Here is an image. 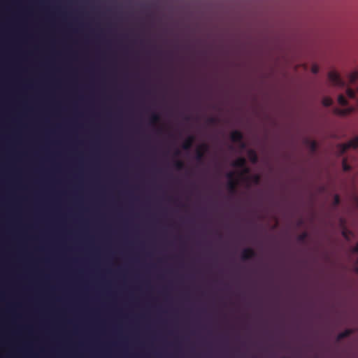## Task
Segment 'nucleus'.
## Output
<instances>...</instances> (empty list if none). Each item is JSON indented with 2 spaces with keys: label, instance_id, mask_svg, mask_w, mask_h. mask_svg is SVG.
I'll use <instances>...</instances> for the list:
<instances>
[{
  "label": "nucleus",
  "instance_id": "nucleus-1",
  "mask_svg": "<svg viewBox=\"0 0 358 358\" xmlns=\"http://www.w3.org/2000/svg\"><path fill=\"white\" fill-rule=\"evenodd\" d=\"M358 148V136L355 137L345 143H341L337 145V150L340 155H343L349 148L356 149Z\"/></svg>",
  "mask_w": 358,
  "mask_h": 358
},
{
  "label": "nucleus",
  "instance_id": "nucleus-2",
  "mask_svg": "<svg viewBox=\"0 0 358 358\" xmlns=\"http://www.w3.org/2000/svg\"><path fill=\"white\" fill-rule=\"evenodd\" d=\"M329 81L336 86L343 87L345 81L341 78L340 75L334 71H331L328 74Z\"/></svg>",
  "mask_w": 358,
  "mask_h": 358
},
{
  "label": "nucleus",
  "instance_id": "nucleus-3",
  "mask_svg": "<svg viewBox=\"0 0 358 358\" xmlns=\"http://www.w3.org/2000/svg\"><path fill=\"white\" fill-rule=\"evenodd\" d=\"M208 150V145L206 143L200 145L196 150L195 159L199 162L202 163L205 157V153Z\"/></svg>",
  "mask_w": 358,
  "mask_h": 358
},
{
  "label": "nucleus",
  "instance_id": "nucleus-4",
  "mask_svg": "<svg viewBox=\"0 0 358 358\" xmlns=\"http://www.w3.org/2000/svg\"><path fill=\"white\" fill-rule=\"evenodd\" d=\"M230 138L234 143H240L241 148H245V143L243 141V136L240 131H233L230 134Z\"/></svg>",
  "mask_w": 358,
  "mask_h": 358
},
{
  "label": "nucleus",
  "instance_id": "nucleus-5",
  "mask_svg": "<svg viewBox=\"0 0 358 358\" xmlns=\"http://www.w3.org/2000/svg\"><path fill=\"white\" fill-rule=\"evenodd\" d=\"M256 256V252L252 248H245L241 253V259L243 261L249 260Z\"/></svg>",
  "mask_w": 358,
  "mask_h": 358
},
{
  "label": "nucleus",
  "instance_id": "nucleus-6",
  "mask_svg": "<svg viewBox=\"0 0 358 358\" xmlns=\"http://www.w3.org/2000/svg\"><path fill=\"white\" fill-rule=\"evenodd\" d=\"M355 110V108L354 106H349L345 108H335L334 110V112L336 115H341V116H346L348 115H350L352 112H354Z\"/></svg>",
  "mask_w": 358,
  "mask_h": 358
},
{
  "label": "nucleus",
  "instance_id": "nucleus-7",
  "mask_svg": "<svg viewBox=\"0 0 358 358\" xmlns=\"http://www.w3.org/2000/svg\"><path fill=\"white\" fill-rule=\"evenodd\" d=\"M246 161L244 157H238L232 164V166L236 168H243V171L245 173L249 172V169L245 167Z\"/></svg>",
  "mask_w": 358,
  "mask_h": 358
},
{
  "label": "nucleus",
  "instance_id": "nucleus-8",
  "mask_svg": "<svg viewBox=\"0 0 358 358\" xmlns=\"http://www.w3.org/2000/svg\"><path fill=\"white\" fill-rule=\"evenodd\" d=\"M194 141V137L193 136H189L187 139L183 142L182 148L185 150H189Z\"/></svg>",
  "mask_w": 358,
  "mask_h": 358
},
{
  "label": "nucleus",
  "instance_id": "nucleus-9",
  "mask_svg": "<svg viewBox=\"0 0 358 358\" xmlns=\"http://www.w3.org/2000/svg\"><path fill=\"white\" fill-rule=\"evenodd\" d=\"M248 157L250 161L253 164H256L258 161L257 154L254 150L250 149L248 151Z\"/></svg>",
  "mask_w": 358,
  "mask_h": 358
},
{
  "label": "nucleus",
  "instance_id": "nucleus-10",
  "mask_svg": "<svg viewBox=\"0 0 358 358\" xmlns=\"http://www.w3.org/2000/svg\"><path fill=\"white\" fill-rule=\"evenodd\" d=\"M237 185V180L228 181L227 189L229 192L231 194H235L236 192Z\"/></svg>",
  "mask_w": 358,
  "mask_h": 358
},
{
  "label": "nucleus",
  "instance_id": "nucleus-11",
  "mask_svg": "<svg viewBox=\"0 0 358 358\" xmlns=\"http://www.w3.org/2000/svg\"><path fill=\"white\" fill-rule=\"evenodd\" d=\"M352 333V331L351 329H345V331L341 332L337 336V341H340L342 339H344L348 336H350Z\"/></svg>",
  "mask_w": 358,
  "mask_h": 358
},
{
  "label": "nucleus",
  "instance_id": "nucleus-12",
  "mask_svg": "<svg viewBox=\"0 0 358 358\" xmlns=\"http://www.w3.org/2000/svg\"><path fill=\"white\" fill-rule=\"evenodd\" d=\"M160 120V115L157 113H152L150 117V124H155L159 122Z\"/></svg>",
  "mask_w": 358,
  "mask_h": 358
},
{
  "label": "nucleus",
  "instance_id": "nucleus-13",
  "mask_svg": "<svg viewBox=\"0 0 358 358\" xmlns=\"http://www.w3.org/2000/svg\"><path fill=\"white\" fill-rule=\"evenodd\" d=\"M358 80V71H355L348 75V81L353 84Z\"/></svg>",
  "mask_w": 358,
  "mask_h": 358
},
{
  "label": "nucleus",
  "instance_id": "nucleus-14",
  "mask_svg": "<svg viewBox=\"0 0 358 358\" xmlns=\"http://www.w3.org/2000/svg\"><path fill=\"white\" fill-rule=\"evenodd\" d=\"M174 168L178 171H181L185 168V164L181 160H176L173 163Z\"/></svg>",
  "mask_w": 358,
  "mask_h": 358
},
{
  "label": "nucleus",
  "instance_id": "nucleus-15",
  "mask_svg": "<svg viewBox=\"0 0 358 358\" xmlns=\"http://www.w3.org/2000/svg\"><path fill=\"white\" fill-rule=\"evenodd\" d=\"M358 92V87L357 88V90H354L351 88H348L346 90L347 95L350 99H355L356 94Z\"/></svg>",
  "mask_w": 358,
  "mask_h": 358
},
{
  "label": "nucleus",
  "instance_id": "nucleus-16",
  "mask_svg": "<svg viewBox=\"0 0 358 358\" xmlns=\"http://www.w3.org/2000/svg\"><path fill=\"white\" fill-rule=\"evenodd\" d=\"M308 144L312 152H315L317 148V144L315 141H308Z\"/></svg>",
  "mask_w": 358,
  "mask_h": 358
},
{
  "label": "nucleus",
  "instance_id": "nucleus-17",
  "mask_svg": "<svg viewBox=\"0 0 358 358\" xmlns=\"http://www.w3.org/2000/svg\"><path fill=\"white\" fill-rule=\"evenodd\" d=\"M342 167L343 171L345 172L350 171L351 170V166L348 164L346 158L343 159Z\"/></svg>",
  "mask_w": 358,
  "mask_h": 358
},
{
  "label": "nucleus",
  "instance_id": "nucleus-18",
  "mask_svg": "<svg viewBox=\"0 0 358 358\" xmlns=\"http://www.w3.org/2000/svg\"><path fill=\"white\" fill-rule=\"evenodd\" d=\"M333 103V101L332 99L329 97V96H325L322 99V104L324 106H330Z\"/></svg>",
  "mask_w": 358,
  "mask_h": 358
},
{
  "label": "nucleus",
  "instance_id": "nucleus-19",
  "mask_svg": "<svg viewBox=\"0 0 358 358\" xmlns=\"http://www.w3.org/2000/svg\"><path fill=\"white\" fill-rule=\"evenodd\" d=\"M308 233L306 231H304L303 233H301V234H299L298 236H297V241L299 242H304L306 241V239L308 238Z\"/></svg>",
  "mask_w": 358,
  "mask_h": 358
},
{
  "label": "nucleus",
  "instance_id": "nucleus-20",
  "mask_svg": "<svg viewBox=\"0 0 358 358\" xmlns=\"http://www.w3.org/2000/svg\"><path fill=\"white\" fill-rule=\"evenodd\" d=\"M338 102L341 106H347V104H348V101H347L345 97L342 94H340L338 96Z\"/></svg>",
  "mask_w": 358,
  "mask_h": 358
},
{
  "label": "nucleus",
  "instance_id": "nucleus-21",
  "mask_svg": "<svg viewBox=\"0 0 358 358\" xmlns=\"http://www.w3.org/2000/svg\"><path fill=\"white\" fill-rule=\"evenodd\" d=\"M340 202V196L338 194H336L334 198L333 206L336 207L339 205Z\"/></svg>",
  "mask_w": 358,
  "mask_h": 358
},
{
  "label": "nucleus",
  "instance_id": "nucleus-22",
  "mask_svg": "<svg viewBox=\"0 0 358 358\" xmlns=\"http://www.w3.org/2000/svg\"><path fill=\"white\" fill-rule=\"evenodd\" d=\"M251 179L255 184L257 185L260 182V176L257 174L252 176Z\"/></svg>",
  "mask_w": 358,
  "mask_h": 358
},
{
  "label": "nucleus",
  "instance_id": "nucleus-23",
  "mask_svg": "<svg viewBox=\"0 0 358 358\" xmlns=\"http://www.w3.org/2000/svg\"><path fill=\"white\" fill-rule=\"evenodd\" d=\"M234 177L235 173L233 171H230L227 174V178H228L229 181L236 180Z\"/></svg>",
  "mask_w": 358,
  "mask_h": 358
},
{
  "label": "nucleus",
  "instance_id": "nucleus-24",
  "mask_svg": "<svg viewBox=\"0 0 358 358\" xmlns=\"http://www.w3.org/2000/svg\"><path fill=\"white\" fill-rule=\"evenodd\" d=\"M207 121H208V123L213 124H215L217 122V119L215 117H210L208 118Z\"/></svg>",
  "mask_w": 358,
  "mask_h": 358
},
{
  "label": "nucleus",
  "instance_id": "nucleus-25",
  "mask_svg": "<svg viewBox=\"0 0 358 358\" xmlns=\"http://www.w3.org/2000/svg\"><path fill=\"white\" fill-rule=\"evenodd\" d=\"M312 72L315 74L319 72V67L317 65H313L312 66Z\"/></svg>",
  "mask_w": 358,
  "mask_h": 358
},
{
  "label": "nucleus",
  "instance_id": "nucleus-26",
  "mask_svg": "<svg viewBox=\"0 0 358 358\" xmlns=\"http://www.w3.org/2000/svg\"><path fill=\"white\" fill-rule=\"evenodd\" d=\"M352 251L354 252L358 253V243L356 244V245L352 248Z\"/></svg>",
  "mask_w": 358,
  "mask_h": 358
},
{
  "label": "nucleus",
  "instance_id": "nucleus-27",
  "mask_svg": "<svg viewBox=\"0 0 358 358\" xmlns=\"http://www.w3.org/2000/svg\"><path fill=\"white\" fill-rule=\"evenodd\" d=\"M343 236H344L346 239H348V234H347V231H343Z\"/></svg>",
  "mask_w": 358,
  "mask_h": 358
},
{
  "label": "nucleus",
  "instance_id": "nucleus-28",
  "mask_svg": "<svg viewBox=\"0 0 358 358\" xmlns=\"http://www.w3.org/2000/svg\"><path fill=\"white\" fill-rule=\"evenodd\" d=\"M180 150H176V152H175V155L176 156H178L180 155Z\"/></svg>",
  "mask_w": 358,
  "mask_h": 358
},
{
  "label": "nucleus",
  "instance_id": "nucleus-29",
  "mask_svg": "<svg viewBox=\"0 0 358 358\" xmlns=\"http://www.w3.org/2000/svg\"><path fill=\"white\" fill-rule=\"evenodd\" d=\"M357 106H358V99H357Z\"/></svg>",
  "mask_w": 358,
  "mask_h": 358
}]
</instances>
